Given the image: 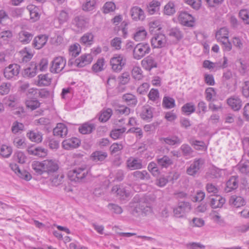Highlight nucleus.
I'll list each match as a JSON object with an SVG mask.
<instances>
[{"label":"nucleus","instance_id":"9","mask_svg":"<svg viewBox=\"0 0 249 249\" xmlns=\"http://www.w3.org/2000/svg\"><path fill=\"white\" fill-rule=\"evenodd\" d=\"M66 60L62 56L56 57L52 61V65L50 68L52 73H57L61 71L65 67Z\"/></svg>","mask_w":249,"mask_h":249},{"label":"nucleus","instance_id":"43","mask_svg":"<svg viewBox=\"0 0 249 249\" xmlns=\"http://www.w3.org/2000/svg\"><path fill=\"white\" fill-rule=\"evenodd\" d=\"M93 34L91 32H88L81 37V43L84 44L91 45L93 43Z\"/></svg>","mask_w":249,"mask_h":249},{"label":"nucleus","instance_id":"7","mask_svg":"<svg viewBox=\"0 0 249 249\" xmlns=\"http://www.w3.org/2000/svg\"><path fill=\"white\" fill-rule=\"evenodd\" d=\"M167 36L162 33L156 34L151 38L152 46L155 48L165 47L168 45Z\"/></svg>","mask_w":249,"mask_h":249},{"label":"nucleus","instance_id":"49","mask_svg":"<svg viewBox=\"0 0 249 249\" xmlns=\"http://www.w3.org/2000/svg\"><path fill=\"white\" fill-rule=\"evenodd\" d=\"M132 76L136 80H140L143 78L142 71L140 67H134L132 70Z\"/></svg>","mask_w":249,"mask_h":249},{"label":"nucleus","instance_id":"5","mask_svg":"<svg viewBox=\"0 0 249 249\" xmlns=\"http://www.w3.org/2000/svg\"><path fill=\"white\" fill-rule=\"evenodd\" d=\"M126 59L122 54H115L110 60L111 68L114 71L119 72L124 66Z\"/></svg>","mask_w":249,"mask_h":249},{"label":"nucleus","instance_id":"55","mask_svg":"<svg viewBox=\"0 0 249 249\" xmlns=\"http://www.w3.org/2000/svg\"><path fill=\"white\" fill-rule=\"evenodd\" d=\"M206 99L208 101H211L216 96V91L213 88H208L205 90Z\"/></svg>","mask_w":249,"mask_h":249},{"label":"nucleus","instance_id":"47","mask_svg":"<svg viewBox=\"0 0 249 249\" xmlns=\"http://www.w3.org/2000/svg\"><path fill=\"white\" fill-rule=\"evenodd\" d=\"M116 5L112 1L106 2L102 7V10L104 14H107L115 11Z\"/></svg>","mask_w":249,"mask_h":249},{"label":"nucleus","instance_id":"17","mask_svg":"<svg viewBox=\"0 0 249 249\" xmlns=\"http://www.w3.org/2000/svg\"><path fill=\"white\" fill-rule=\"evenodd\" d=\"M239 180L238 176H231L226 182L225 190L226 192H231L236 189L238 187Z\"/></svg>","mask_w":249,"mask_h":249},{"label":"nucleus","instance_id":"13","mask_svg":"<svg viewBox=\"0 0 249 249\" xmlns=\"http://www.w3.org/2000/svg\"><path fill=\"white\" fill-rule=\"evenodd\" d=\"M130 15L132 18L135 21H142L145 18L143 10L137 6H133L131 8Z\"/></svg>","mask_w":249,"mask_h":249},{"label":"nucleus","instance_id":"42","mask_svg":"<svg viewBox=\"0 0 249 249\" xmlns=\"http://www.w3.org/2000/svg\"><path fill=\"white\" fill-rule=\"evenodd\" d=\"M69 54L71 58L74 59L80 53L81 49L79 44L76 43L71 45L69 49Z\"/></svg>","mask_w":249,"mask_h":249},{"label":"nucleus","instance_id":"34","mask_svg":"<svg viewBox=\"0 0 249 249\" xmlns=\"http://www.w3.org/2000/svg\"><path fill=\"white\" fill-rule=\"evenodd\" d=\"M183 35L181 32H170L167 37L168 45L176 43L182 38Z\"/></svg>","mask_w":249,"mask_h":249},{"label":"nucleus","instance_id":"27","mask_svg":"<svg viewBox=\"0 0 249 249\" xmlns=\"http://www.w3.org/2000/svg\"><path fill=\"white\" fill-rule=\"evenodd\" d=\"M112 192L116 193L117 195L120 196L121 199H124L129 196V193L123 187L118 185L113 186L111 190Z\"/></svg>","mask_w":249,"mask_h":249},{"label":"nucleus","instance_id":"58","mask_svg":"<svg viewBox=\"0 0 249 249\" xmlns=\"http://www.w3.org/2000/svg\"><path fill=\"white\" fill-rule=\"evenodd\" d=\"M149 28L151 30L150 31H153L155 28H158V30H160L162 29L161 22L160 20H153L149 23Z\"/></svg>","mask_w":249,"mask_h":249},{"label":"nucleus","instance_id":"23","mask_svg":"<svg viewBox=\"0 0 249 249\" xmlns=\"http://www.w3.org/2000/svg\"><path fill=\"white\" fill-rule=\"evenodd\" d=\"M226 200L219 195H215L214 197L211 198L210 205L213 209L221 208L225 204Z\"/></svg>","mask_w":249,"mask_h":249},{"label":"nucleus","instance_id":"48","mask_svg":"<svg viewBox=\"0 0 249 249\" xmlns=\"http://www.w3.org/2000/svg\"><path fill=\"white\" fill-rule=\"evenodd\" d=\"M126 128L124 127L121 128L113 129L110 132V136L114 140L118 139L121 138Z\"/></svg>","mask_w":249,"mask_h":249},{"label":"nucleus","instance_id":"38","mask_svg":"<svg viewBox=\"0 0 249 249\" xmlns=\"http://www.w3.org/2000/svg\"><path fill=\"white\" fill-rule=\"evenodd\" d=\"M162 105V107L165 108H172L176 106L175 100L172 97L164 96L163 98Z\"/></svg>","mask_w":249,"mask_h":249},{"label":"nucleus","instance_id":"22","mask_svg":"<svg viewBox=\"0 0 249 249\" xmlns=\"http://www.w3.org/2000/svg\"><path fill=\"white\" fill-rule=\"evenodd\" d=\"M80 143V140L76 138H72L64 140L62 145L64 149L69 150L77 147Z\"/></svg>","mask_w":249,"mask_h":249},{"label":"nucleus","instance_id":"35","mask_svg":"<svg viewBox=\"0 0 249 249\" xmlns=\"http://www.w3.org/2000/svg\"><path fill=\"white\" fill-rule=\"evenodd\" d=\"M27 136L31 141L37 143L40 142L42 140V134L38 131H31Z\"/></svg>","mask_w":249,"mask_h":249},{"label":"nucleus","instance_id":"50","mask_svg":"<svg viewBox=\"0 0 249 249\" xmlns=\"http://www.w3.org/2000/svg\"><path fill=\"white\" fill-rule=\"evenodd\" d=\"M180 150L185 157H193V150L192 148L188 144H182L180 147Z\"/></svg>","mask_w":249,"mask_h":249},{"label":"nucleus","instance_id":"26","mask_svg":"<svg viewBox=\"0 0 249 249\" xmlns=\"http://www.w3.org/2000/svg\"><path fill=\"white\" fill-rule=\"evenodd\" d=\"M89 20V19L88 17L82 15L76 17L73 20L76 26L81 28L86 26L88 24Z\"/></svg>","mask_w":249,"mask_h":249},{"label":"nucleus","instance_id":"28","mask_svg":"<svg viewBox=\"0 0 249 249\" xmlns=\"http://www.w3.org/2000/svg\"><path fill=\"white\" fill-rule=\"evenodd\" d=\"M160 3L158 1L153 0L147 5V12L150 15H153L159 12Z\"/></svg>","mask_w":249,"mask_h":249},{"label":"nucleus","instance_id":"41","mask_svg":"<svg viewBox=\"0 0 249 249\" xmlns=\"http://www.w3.org/2000/svg\"><path fill=\"white\" fill-rule=\"evenodd\" d=\"M37 71V66L36 64L32 63L31 67H28L24 70V75L28 77H34L36 75Z\"/></svg>","mask_w":249,"mask_h":249},{"label":"nucleus","instance_id":"62","mask_svg":"<svg viewBox=\"0 0 249 249\" xmlns=\"http://www.w3.org/2000/svg\"><path fill=\"white\" fill-rule=\"evenodd\" d=\"M15 160L19 163H24L25 162L26 157L24 154L21 151L17 152L14 156Z\"/></svg>","mask_w":249,"mask_h":249},{"label":"nucleus","instance_id":"10","mask_svg":"<svg viewBox=\"0 0 249 249\" xmlns=\"http://www.w3.org/2000/svg\"><path fill=\"white\" fill-rule=\"evenodd\" d=\"M178 19L180 23L187 27H193L194 24V18L187 12L180 11L178 16Z\"/></svg>","mask_w":249,"mask_h":249},{"label":"nucleus","instance_id":"16","mask_svg":"<svg viewBox=\"0 0 249 249\" xmlns=\"http://www.w3.org/2000/svg\"><path fill=\"white\" fill-rule=\"evenodd\" d=\"M157 161L158 166L161 168L167 169L173 164L172 159L167 155L158 156L157 157Z\"/></svg>","mask_w":249,"mask_h":249},{"label":"nucleus","instance_id":"19","mask_svg":"<svg viewBox=\"0 0 249 249\" xmlns=\"http://www.w3.org/2000/svg\"><path fill=\"white\" fill-rule=\"evenodd\" d=\"M142 67L145 70L150 71L152 69L157 68V63L151 56H148L141 61Z\"/></svg>","mask_w":249,"mask_h":249},{"label":"nucleus","instance_id":"21","mask_svg":"<svg viewBox=\"0 0 249 249\" xmlns=\"http://www.w3.org/2000/svg\"><path fill=\"white\" fill-rule=\"evenodd\" d=\"M126 164L127 167L132 170L142 168V160L140 159L132 157L127 160Z\"/></svg>","mask_w":249,"mask_h":249},{"label":"nucleus","instance_id":"4","mask_svg":"<svg viewBox=\"0 0 249 249\" xmlns=\"http://www.w3.org/2000/svg\"><path fill=\"white\" fill-rule=\"evenodd\" d=\"M151 51L149 45L146 43H140L135 46L133 49V57L135 59L140 60Z\"/></svg>","mask_w":249,"mask_h":249},{"label":"nucleus","instance_id":"37","mask_svg":"<svg viewBox=\"0 0 249 249\" xmlns=\"http://www.w3.org/2000/svg\"><path fill=\"white\" fill-rule=\"evenodd\" d=\"M123 99L129 106H135L138 100L136 96L131 93H126L123 96Z\"/></svg>","mask_w":249,"mask_h":249},{"label":"nucleus","instance_id":"63","mask_svg":"<svg viewBox=\"0 0 249 249\" xmlns=\"http://www.w3.org/2000/svg\"><path fill=\"white\" fill-rule=\"evenodd\" d=\"M22 56V61L23 62H27L30 61L33 57V54L28 52V50L26 48H25L23 50L20 51Z\"/></svg>","mask_w":249,"mask_h":249},{"label":"nucleus","instance_id":"1","mask_svg":"<svg viewBox=\"0 0 249 249\" xmlns=\"http://www.w3.org/2000/svg\"><path fill=\"white\" fill-rule=\"evenodd\" d=\"M90 173V168L86 164L76 167L68 173V177L71 181H83Z\"/></svg>","mask_w":249,"mask_h":249},{"label":"nucleus","instance_id":"59","mask_svg":"<svg viewBox=\"0 0 249 249\" xmlns=\"http://www.w3.org/2000/svg\"><path fill=\"white\" fill-rule=\"evenodd\" d=\"M25 103L27 107L32 110L36 109L40 106V103L37 100H28Z\"/></svg>","mask_w":249,"mask_h":249},{"label":"nucleus","instance_id":"53","mask_svg":"<svg viewBox=\"0 0 249 249\" xmlns=\"http://www.w3.org/2000/svg\"><path fill=\"white\" fill-rule=\"evenodd\" d=\"M175 7L173 2H169L164 6V13L167 15H172L175 13Z\"/></svg>","mask_w":249,"mask_h":249},{"label":"nucleus","instance_id":"54","mask_svg":"<svg viewBox=\"0 0 249 249\" xmlns=\"http://www.w3.org/2000/svg\"><path fill=\"white\" fill-rule=\"evenodd\" d=\"M239 16L245 24H249V11L247 9H242L239 11Z\"/></svg>","mask_w":249,"mask_h":249},{"label":"nucleus","instance_id":"32","mask_svg":"<svg viewBox=\"0 0 249 249\" xmlns=\"http://www.w3.org/2000/svg\"><path fill=\"white\" fill-rule=\"evenodd\" d=\"M28 151L29 154L40 158L44 157L47 155V150L40 147L30 148L28 149Z\"/></svg>","mask_w":249,"mask_h":249},{"label":"nucleus","instance_id":"40","mask_svg":"<svg viewBox=\"0 0 249 249\" xmlns=\"http://www.w3.org/2000/svg\"><path fill=\"white\" fill-rule=\"evenodd\" d=\"M105 60L103 58H99L93 65L92 70L95 72H100L104 70Z\"/></svg>","mask_w":249,"mask_h":249},{"label":"nucleus","instance_id":"2","mask_svg":"<svg viewBox=\"0 0 249 249\" xmlns=\"http://www.w3.org/2000/svg\"><path fill=\"white\" fill-rule=\"evenodd\" d=\"M93 60L92 54L85 53L81 55L76 59L70 58L68 65L69 66H76L78 68H83L90 64Z\"/></svg>","mask_w":249,"mask_h":249},{"label":"nucleus","instance_id":"3","mask_svg":"<svg viewBox=\"0 0 249 249\" xmlns=\"http://www.w3.org/2000/svg\"><path fill=\"white\" fill-rule=\"evenodd\" d=\"M134 208L132 211V214H148L152 212V208L150 203L144 198H141L134 206Z\"/></svg>","mask_w":249,"mask_h":249},{"label":"nucleus","instance_id":"8","mask_svg":"<svg viewBox=\"0 0 249 249\" xmlns=\"http://www.w3.org/2000/svg\"><path fill=\"white\" fill-rule=\"evenodd\" d=\"M20 67L17 64H12L6 67L3 71L4 77L9 80L16 79L19 73Z\"/></svg>","mask_w":249,"mask_h":249},{"label":"nucleus","instance_id":"52","mask_svg":"<svg viewBox=\"0 0 249 249\" xmlns=\"http://www.w3.org/2000/svg\"><path fill=\"white\" fill-rule=\"evenodd\" d=\"M51 82V78L48 74L39 75L38 76V85L39 86H48Z\"/></svg>","mask_w":249,"mask_h":249},{"label":"nucleus","instance_id":"18","mask_svg":"<svg viewBox=\"0 0 249 249\" xmlns=\"http://www.w3.org/2000/svg\"><path fill=\"white\" fill-rule=\"evenodd\" d=\"M228 105L234 111L239 110L242 106L241 100L237 96H233L227 100Z\"/></svg>","mask_w":249,"mask_h":249},{"label":"nucleus","instance_id":"6","mask_svg":"<svg viewBox=\"0 0 249 249\" xmlns=\"http://www.w3.org/2000/svg\"><path fill=\"white\" fill-rule=\"evenodd\" d=\"M191 209V206L189 202L186 201L179 202L178 205L173 209L174 214L178 218L183 217L187 213L190 212Z\"/></svg>","mask_w":249,"mask_h":249},{"label":"nucleus","instance_id":"29","mask_svg":"<svg viewBox=\"0 0 249 249\" xmlns=\"http://www.w3.org/2000/svg\"><path fill=\"white\" fill-rule=\"evenodd\" d=\"M47 41V37L45 35H41L36 36L34 40V45L37 49L43 47Z\"/></svg>","mask_w":249,"mask_h":249},{"label":"nucleus","instance_id":"61","mask_svg":"<svg viewBox=\"0 0 249 249\" xmlns=\"http://www.w3.org/2000/svg\"><path fill=\"white\" fill-rule=\"evenodd\" d=\"M13 143L14 145L18 148H23L26 146L24 138H15L13 140Z\"/></svg>","mask_w":249,"mask_h":249},{"label":"nucleus","instance_id":"51","mask_svg":"<svg viewBox=\"0 0 249 249\" xmlns=\"http://www.w3.org/2000/svg\"><path fill=\"white\" fill-rule=\"evenodd\" d=\"M238 168L242 174H247L249 173V161L246 160L244 162H240L238 164Z\"/></svg>","mask_w":249,"mask_h":249},{"label":"nucleus","instance_id":"24","mask_svg":"<svg viewBox=\"0 0 249 249\" xmlns=\"http://www.w3.org/2000/svg\"><path fill=\"white\" fill-rule=\"evenodd\" d=\"M230 204L235 208H239L245 204V200L240 196H232L229 200Z\"/></svg>","mask_w":249,"mask_h":249},{"label":"nucleus","instance_id":"25","mask_svg":"<svg viewBox=\"0 0 249 249\" xmlns=\"http://www.w3.org/2000/svg\"><path fill=\"white\" fill-rule=\"evenodd\" d=\"M107 157V153L106 152L102 151H96L93 152L90 156V159L95 161H102Z\"/></svg>","mask_w":249,"mask_h":249},{"label":"nucleus","instance_id":"45","mask_svg":"<svg viewBox=\"0 0 249 249\" xmlns=\"http://www.w3.org/2000/svg\"><path fill=\"white\" fill-rule=\"evenodd\" d=\"M19 40L23 44L28 43L32 39L33 35L28 32H19Z\"/></svg>","mask_w":249,"mask_h":249},{"label":"nucleus","instance_id":"12","mask_svg":"<svg viewBox=\"0 0 249 249\" xmlns=\"http://www.w3.org/2000/svg\"><path fill=\"white\" fill-rule=\"evenodd\" d=\"M45 172L51 174L55 172L59 169L57 161L53 160H44Z\"/></svg>","mask_w":249,"mask_h":249},{"label":"nucleus","instance_id":"60","mask_svg":"<svg viewBox=\"0 0 249 249\" xmlns=\"http://www.w3.org/2000/svg\"><path fill=\"white\" fill-rule=\"evenodd\" d=\"M123 145L122 143H113L109 148L111 154L118 153L123 149Z\"/></svg>","mask_w":249,"mask_h":249},{"label":"nucleus","instance_id":"20","mask_svg":"<svg viewBox=\"0 0 249 249\" xmlns=\"http://www.w3.org/2000/svg\"><path fill=\"white\" fill-rule=\"evenodd\" d=\"M95 124L90 122H87L80 125L78 130L82 134H89L91 133L95 129Z\"/></svg>","mask_w":249,"mask_h":249},{"label":"nucleus","instance_id":"57","mask_svg":"<svg viewBox=\"0 0 249 249\" xmlns=\"http://www.w3.org/2000/svg\"><path fill=\"white\" fill-rule=\"evenodd\" d=\"M12 152V149L11 147L5 145H3L0 148V154L5 158L9 157Z\"/></svg>","mask_w":249,"mask_h":249},{"label":"nucleus","instance_id":"15","mask_svg":"<svg viewBox=\"0 0 249 249\" xmlns=\"http://www.w3.org/2000/svg\"><path fill=\"white\" fill-rule=\"evenodd\" d=\"M68 132V127L63 123H58L53 130V135L61 138L65 137Z\"/></svg>","mask_w":249,"mask_h":249},{"label":"nucleus","instance_id":"36","mask_svg":"<svg viewBox=\"0 0 249 249\" xmlns=\"http://www.w3.org/2000/svg\"><path fill=\"white\" fill-rule=\"evenodd\" d=\"M112 115V110L111 108H108L101 111L99 116V121L102 123L107 122Z\"/></svg>","mask_w":249,"mask_h":249},{"label":"nucleus","instance_id":"14","mask_svg":"<svg viewBox=\"0 0 249 249\" xmlns=\"http://www.w3.org/2000/svg\"><path fill=\"white\" fill-rule=\"evenodd\" d=\"M154 110V108L149 105L143 106L140 114L141 118L147 122L151 121L153 117Z\"/></svg>","mask_w":249,"mask_h":249},{"label":"nucleus","instance_id":"33","mask_svg":"<svg viewBox=\"0 0 249 249\" xmlns=\"http://www.w3.org/2000/svg\"><path fill=\"white\" fill-rule=\"evenodd\" d=\"M132 175L135 180H149L150 178V175L146 170L136 171L132 173Z\"/></svg>","mask_w":249,"mask_h":249},{"label":"nucleus","instance_id":"64","mask_svg":"<svg viewBox=\"0 0 249 249\" xmlns=\"http://www.w3.org/2000/svg\"><path fill=\"white\" fill-rule=\"evenodd\" d=\"M69 18L68 13L65 10H61L58 16V20L60 24L66 22Z\"/></svg>","mask_w":249,"mask_h":249},{"label":"nucleus","instance_id":"39","mask_svg":"<svg viewBox=\"0 0 249 249\" xmlns=\"http://www.w3.org/2000/svg\"><path fill=\"white\" fill-rule=\"evenodd\" d=\"M97 0H86L82 5V9L85 11H91L96 8Z\"/></svg>","mask_w":249,"mask_h":249},{"label":"nucleus","instance_id":"46","mask_svg":"<svg viewBox=\"0 0 249 249\" xmlns=\"http://www.w3.org/2000/svg\"><path fill=\"white\" fill-rule=\"evenodd\" d=\"M27 9L30 12L31 19L33 21H36L39 18V14L38 12V9L37 7L34 6H28Z\"/></svg>","mask_w":249,"mask_h":249},{"label":"nucleus","instance_id":"56","mask_svg":"<svg viewBox=\"0 0 249 249\" xmlns=\"http://www.w3.org/2000/svg\"><path fill=\"white\" fill-rule=\"evenodd\" d=\"M206 190L209 194L212 196L216 195L218 193V189L216 186L211 183H208L206 185Z\"/></svg>","mask_w":249,"mask_h":249},{"label":"nucleus","instance_id":"30","mask_svg":"<svg viewBox=\"0 0 249 249\" xmlns=\"http://www.w3.org/2000/svg\"><path fill=\"white\" fill-rule=\"evenodd\" d=\"M44 160L42 162L38 161H34L31 165L32 168L34 170L35 173L38 175H42L45 172Z\"/></svg>","mask_w":249,"mask_h":249},{"label":"nucleus","instance_id":"31","mask_svg":"<svg viewBox=\"0 0 249 249\" xmlns=\"http://www.w3.org/2000/svg\"><path fill=\"white\" fill-rule=\"evenodd\" d=\"M162 139L166 144L170 145H179L182 142V140L176 135L168 136Z\"/></svg>","mask_w":249,"mask_h":249},{"label":"nucleus","instance_id":"44","mask_svg":"<svg viewBox=\"0 0 249 249\" xmlns=\"http://www.w3.org/2000/svg\"><path fill=\"white\" fill-rule=\"evenodd\" d=\"M181 110L186 115H190L195 111L196 107L193 103H187L182 107Z\"/></svg>","mask_w":249,"mask_h":249},{"label":"nucleus","instance_id":"11","mask_svg":"<svg viewBox=\"0 0 249 249\" xmlns=\"http://www.w3.org/2000/svg\"><path fill=\"white\" fill-rule=\"evenodd\" d=\"M204 163V160L202 159H195L193 162L187 169L186 173L188 175L195 176L199 172L202 166Z\"/></svg>","mask_w":249,"mask_h":249}]
</instances>
